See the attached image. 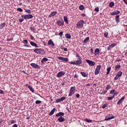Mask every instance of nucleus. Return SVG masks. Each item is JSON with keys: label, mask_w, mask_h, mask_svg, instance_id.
Instances as JSON below:
<instances>
[{"label": "nucleus", "mask_w": 127, "mask_h": 127, "mask_svg": "<svg viewBox=\"0 0 127 127\" xmlns=\"http://www.w3.org/2000/svg\"><path fill=\"white\" fill-rule=\"evenodd\" d=\"M70 64H72V65H77V66H79V65L82 64V60L81 59H76L75 61L70 62Z\"/></svg>", "instance_id": "1"}, {"label": "nucleus", "mask_w": 127, "mask_h": 127, "mask_svg": "<svg viewBox=\"0 0 127 127\" xmlns=\"http://www.w3.org/2000/svg\"><path fill=\"white\" fill-rule=\"evenodd\" d=\"M34 52L36 54H41V55H44L45 54V51L41 49H36L34 50Z\"/></svg>", "instance_id": "2"}, {"label": "nucleus", "mask_w": 127, "mask_h": 127, "mask_svg": "<svg viewBox=\"0 0 127 127\" xmlns=\"http://www.w3.org/2000/svg\"><path fill=\"white\" fill-rule=\"evenodd\" d=\"M84 21L83 20H80L78 21L76 24L77 28H82L84 25Z\"/></svg>", "instance_id": "3"}, {"label": "nucleus", "mask_w": 127, "mask_h": 127, "mask_svg": "<svg viewBox=\"0 0 127 127\" xmlns=\"http://www.w3.org/2000/svg\"><path fill=\"white\" fill-rule=\"evenodd\" d=\"M75 91H76V87L72 86L70 87L68 96L71 97V96H72L73 94H75Z\"/></svg>", "instance_id": "4"}, {"label": "nucleus", "mask_w": 127, "mask_h": 127, "mask_svg": "<svg viewBox=\"0 0 127 127\" xmlns=\"http://www.w3.org/2000/svg\"><path fill=\"white\" fill-rule=\"evenodd\" d=\"M21 17L23 18L24 19H31V18H33V16L32 14L22 15Z\"/></svg>", "instance_id": "5"}, {"label": "nucleus", "mask_w": 127, "mask_h": 127, "mask_svg": "<svg viewBox=\"0 0 127 127\" xmlns=\"http://www.w3.org/2000/svg\"><path fill=\"white\" fill-rule=\"evenodd\" d=\"M113 119H115V116L112 114H109L105 117V120L110 121V120H113Z\"/></svg>", "instance_id": "6"}, {"label": "nucleus", "mask_w": 127, "mask_h": 127, "mask_svg": "<svg viewBox=\"0 0 127 127\" xmlns=\"http://www.w3.org/2000/svg\"><path fill=\"white\" fill-rule=\"evenodd\" d=\"M101 67H102V66L101 65H98L96 66V68L95 69V71L94 72L95 75H98V74L100 73V70H101Z\"/></svg>", "instance_id": "7"}, {"label": "nucleus", "mask_w": 127, "mask_h": 127, "mask_svg": "<svg viewBox=\"0 0 127 127\" xmlns=\"http://www.w3.org/2000/svg\"><path fill=\"white\" fill-rule=\"evenodd\" d=\"M85 61L90 66H95L96 65V63L93 61H90L89 60H86Z\"/></svg>", "instance_id": "8"}, {"label": "nucleus", "mask_w": 127, "mask_h": 127, "mask_svg": "<svg viewBox=\"0 0 127 127\" xmlns=\"http://www.w3.org/2000/svg\"><path fill=\"white\" fill-rule=\"evenodd\" d=\"M58 59L59 60H61L62 61H64V62H68V61H69V59L68 58L62 57H58Z\"/></svg>", "instance_id": "9"}, {"label": "nucleus", "mask_w": 127, "mask_h": 127, "mask_svg": "<svg viewBox=\"0 0 127 127\" xmlns=\"http://www.w3.org/2000/svg\"><path fill=\"white\" fill-rule=\"evenodd\" d=\"M30 65L32 67H33V68H34L35 69H40V66L38 64L35 63H31L30 64Z\"/></svg>", "instance_id": "10"}, {"label": "nucleus", "mask_w": 127, "mask_h": 127, "mask_svg": "<svg viewBox=\"0 0 127 127\" xmlns=\"http://www.w3.org/2000/svg\"><path fill=\"white\" fill-rule=\"evenodd\" d=\"M57 24L59 25V26H63L64 25V21L57 20Z\"/></svg>", "instance_id": "11"}, {"label": "nucleus", "mask_w": 127, "mask_h": 127, "mask_svg": "<svg viewBox=\"0 0 127 127\" xmlns=\"http://www.w3.org/2000/svg\"><path fill=\"white\" fill-rule=\"evenodd\" d=\"M63 75H65V72L64 71H60L59 72L57 75V78H60V77H62Z\"/></svg>", "instance_id": "12"}, {"label": "nucleus", "mask_w": 127, "mask_h": 127, "mask_svg": "<svg viewBox=\"0 0 127 127\" xmlns=\"http://www.w3.org/2000/svg\"><path fill=\"white\" fill-rule=\"evenodd\" d=\"M64 100H66V97H62L61 98L57 99L56 100V103H59L60 102H63V101H64Z\"/></svg>", "instance_id": "13"}, {"label": "nucleus", "mask_w": 127, "mask_h": 127, "mask_svg": "<svg viewBox=\"0 0 127 127\" xmlns=\"http://www.w3.org/2000/svg\"><path fill=\"white\" fill-rule=\"evenodd\" d=\"M121 13V12L119 10L114 11L110 13L111 15H118V14H120Z\"/></svg>", "instance_id": "14"}, {"label": "nucleus", "mask_w": 127, "mask_h": 127, "mask_svg": "<svg viewBox=\"0 0 127 127\" xmlns=\"http://www.w3.org/2000/svg\"><path fill=\"white\" fill-rule=\"evenodd\" d=\"M26 87H28V89H29V90L31 91V92H32V93H34V89H33V88H32V86H31V85H29L27 84H25Z\"/></svg>", "instance_id": "15"}, {"label": "nucleus", "mask_w": 127, "mask_h": 127, "mask_svg": "<svg viewBox=\"0 0 127 127\" xmlns=\"http://www.w3.org/2000/svg\"><path fill=\"white\" fill-rule=\"evenodd\" d=\"M125 101V96L121 98L117 102V105H121Z\"/></svg>", "instance_id": "16"}, {"label": "nucleus", "mask_w": 127, "mask_h": 127, "mask_svg": "<svg viewBox=\"0 0 127 127\" xmlns=\"http://www.w3.org/2000/svg\"><path fill=\"white\" fill-rule=\"evenodd\" d=\"M56 14H57V11H53L49 15V17H53V16H55V15H56Z\"/></svg>", "instance_id": "17"}, {"label": "nucleus", "mask_w": 127, "mask_h": 127, "mask_svg": "<svg viewBox=\"0 0 127 127\" xmlns=\"http://www.w3.org/2000/svg\"><path fill=\"white\" fill-rule=\"evenodd\" d=\"M100 53V49L96 48L94 51V55L95 56H97V55H99Z\"/></svg>", "instance_id": "18"}, {"label": "nucleus", "mask_w": 127, "mask_h": 127, "mask_svg": "<svg viewBox=\"0 0 127 127\" xmlns=\"http://www.w3.org/2000/svg\"><path fill=\"white\" fill-rule=\"evenodd\" d=\"M48 44V45H51L52 46H55V44H54L53 41H52L51 39L49 40Z\"/></svg>", "instance_id": "19"}, {"label": "nucleus", "mask_w": 127, "mask_h": 127, "mask_svg": "<svg viewBox=\"0 0 127 127\" xmlns=\"http://www.w3.org/2000/svg\"><path fill=\"white\" fill-rule=\"evenodd\" d=\"M116 45H117L116 44H113L109 45L108 46V47L107 48V50L109 51V50H111V48H114V47H115V46H116Z\"/></svg>", "instance_id": "20"}, {"label": "nucleus", "mask_w": 127, "mask_h": 127, "mask_svg": "<svg viewBox=\"0 0 127 127\" xmlns=\"http://www.w3.org/2000/svg\"><path fill=\"white\" fill-rule=\"evenodd\" d=\"M58 121H59L60 123H63V122H65V119H64V117H60L58 119Z\"/></svg>", "instance_id": "21"}, {"label": "nucleus", "mask_w": 127, "mask_h": 127, "mask_svg": "<svg viewBox=\"0 0 127 127\" xmlns=\"http://www.w3.org/2000/svg\"><path fill=\"white\" fill-rule=\"evenodd\" d=\"M64 115H65V114H64V113L63 112H60L59 113H58L56 115V117H64Z\"/></svg>", "instance_id": "22"}, {"label": "nucleus", "mask_w": 127, "mask_h": 127, "mask_svg": "<svg viewBox=\"0 0 127 127\" xmlns=\"http://www.w3.org/2000/svg\"><path fill=\"white\" fill-rule=\"evenodd\" d=\"M115 20L117 23H119L120 22V15H117L115 17Z\"/></svg>", "instance_id": "23"}, {"label": "nucleus", "mask_w": 127, "mask_h": 127, "mask_svg": "<svg viewBox=\"0 0 127 127\" xmlns=\"http://www.w3.org/2000/svg\"><path fill=\"white\" fill-rule=\"evenodd\" d=\"M47 61H48V59L46 58H44L41 61V63L42 64H44L45 62H46Z\"/></svg>", "instance_id": "24"}, {"label": "nucleus", "mask_w": 127, "mask_h": 127, "mask_svg": "<svg viewBox=\"0 0 127 127\" xmlns=\"http://www.w3.org/2000/svg\"><path fill=\"white\" fill-rule=\"evenodd\" d=\"M90 40V37H87L83 40V43H87Z\"/></svg>", "instance_id": "25"}, {"label": "nucleus", "mask_w": 127, "mask_h": 127, "mask_svg": "<svg viewBox=\"0 0 127 127\" xmlns=\"http://www.w3.org/2000/svg\"><path fill=\"white\" fill-rule=\"evenodd\" d=\"M64 19L65 23H67V24H69V22H68V18H67V16H64Z\"/></svg>", "instance_id": "26"}, {"label": "nucleus", "mask_w": 127, "mask_h": 127, "mask_svg": "<svg viewBox=\"0 0 127 127\" xmlns=\"http://www.w3.org/2000/svg\"><path fill=\"white\" fill-rule=\"evenodd\" d=\"M55 110H56V109L54 108L52 110H51V111L49 114V116H52V115L54 114V112H55Z\"/></svg>", "instance_id": "27"}, {"label": "nucleus", "mask_w": 127, "mask_h": 127, "mask_svg": "<svg viewBox=\"0 0 127 127\" xmlns=\"http://www.w3.org/2000/svg\"><path fill=\"white\" fill-rule=\"evenodd\" d=\"M30 44L32 45V46H35V47H38V46H37V44L36 43H34V42H30Z\"/></svg>", "instance_id": "28"}, {"label": "nucleus", "mask_w": 127, "mask_h": 127, "mask_svg": "<svg viewBox=\"0 0 127 127\" xmlns=\"http://www.w3.org/2000/svg\"><path fill=\"white\" fill-rule=\"evenodd\" d=\"M80 74L83 76V77H88V74L85 72H80Z\"/></svg>", "instance_id": "29"}, {"label": "nucleus", "mask_w": 127, "mask_h": 127, "mask_svg": "<svg viewBox=\"0 0 127 127\" xmlns=\"http://www.w3.org/2000/svg\"><path fill=\"white\" fill-rule=\"evenodd\" d=\"M111 69H112V67H111V66H109L107 68V73H106L107 75H109V74H110Z\"/></svg>", "instance_id": "30"}, {"label": "nucleus", "mask_w": 127, "mask_h": 127, "mask_svg": "<svg viewBox=\"0 0 127 127\" xmlns=\"http://www.w3.org/2000/svg\"><path fill=\"white\" fill-rule=\"evenodd\" d=\"M5 26V23H2L0 24V29H2Z\"/></svg>", "instance_id": "31"}, {"label": "nucleus", "mask_w": 127, "mask_h": 127, "mask_svg": "<svg viewBox=\"0 0 127 127\" xmlns=\"http://www.w3.org/2000/svg\"><path fill=\"white\" fill-rule=\"evenodd\" d=\"M116 75L120 77L122 76V75H123V72L120 71L117 73Z\"/></svg>", "instance_id": "32"}, {"label": "nucleus", "mask_w": 127, "mask_h": 127, "mask_svg": "<svg viewBox=\"0 0 127 127\" xmlns=\"http://www.w3.org/2000/svg\"><path fill=\"white\" fill-rule=\"evenodd\" d=\"M79 8L80 10H84L85 7H84V5H80L79 6Z\"/></svg>", "instance_id": "33"}, {"label": "nucleus", "mask_w": 127, "mask_h": 127, "mask_svg": "<svg viewBox=\"0 0 127 127\" xmlns=\"http://www.w3.org/2000/svg\"><path fill=\"white\" fill-rule=\"evenodd\" d=\"M114 98H115V95H113L111 97H108L107 99H108V101H112V100H113V99H114Z\"/></svg>", "instance_id": "34"}, {"label": "nucleus", "mask_w": 127, "mask_h": 127, "mask_svg": "<svg viewBox=\"0 0 127 127\" xmlns=\"http://www.w3.org/2000/svg\"><path fill=\"white\" fill-rule=\"evenodd\" d=\"M65 37L67 39H70L71 38V35L70 34H65Z\"/></svg>", "instance_id": "35"}, {"label": "nucleus", "mask_w": 127, "mask_h": 127, "mask_svg": "<svg viewBox=\"0 0 127 127\" xmlns=\"http://www.w3.org/2000/svg\"><path fill=\"white\" fill-rule=\"evenodd\" d=\"M115 5V3L114 2H110L109 3L110 7H113Z\"/></svg>", "instance_id": "36"}, {"label": "nucleus", "mask_w": 127, "mask_h": 127, "mask_svg": "<svg viewBox=\"0 0 127 127\" xmlns=\"http://www.w3.org/2000/svg\"><path fill=\"white\" fill-rule=\"evenodd\" d=\"M25 9V12H27V13H31V10L30 9Z\"/></svg>", "instance_id": "37"}, {"label": "nucleus", "mask_w": 127, "mask_h": 127, "mask_svg": "<svg viewBox=\"0 0 127 127\" xmlns=\"http://www.w3.org/2000/svg\"><path fill=\"white\" fill-rule=\"evenodd\" d=\"M84 121L85 122H86V123H92V122H93V121H92V120H90V119H85L84 120Z\"/></svg>", "instance_id": "38"}, {"label": "nucleus", "mask_w": 127, "mask_h": 127, "mask_svg": "<svg viewBox=\"0 0 127 127\" xmlns=\"http://www.w3.org/2000/svg\"><path fill=\"white\" fill-rule=\"evenodd\" d=\"M107 92L106 90H104L100 93V95H105Z\"/></svg>", "instance_id": "39"}, {"label": "nucleus", "mask_w": 127, "mask_h": 127, "mask_svg": "<svg viewBox=\"0 0 127 127\" xmlns=\"http://www.w3.org/2000/svg\"><path fill=\"white\" fill-rule=\"evenodd\" d=\"M104 37L107 38L108 37V35H109V33L108 32H105L104 33Z\"/></svg>", "instance_id": "40"}, {"label": "nucleus", "mask_w": 127, "mask_h": 127, "mask_svg": "<svg viewBox=\"0 0 127 127\" xmlns=\"http://www.w3.org/2000/svg\"><path fill=\"white\" fill-rule=\"evenodd\" d=\"M120 68H121V65L120 64L115 66V70H118V69H120Z\"/></svg>", "instance_id": "41"}, {"label": "nucleus", "mask_w": 127, "mask_h": 127, "mask_svg": "<svg viewBox=\"0 0 127 127\" xmlns=\"http://www.w3.org/2000/svg\"><path fill=\"white\" fill-rule=\"evenodd\" d=\"M106 91H109V90L110 89H111V85H108L107 86H106Z\"/></svg>", "instance_id": "42"}, {"label": "nucleus", "mask_w": 127, "mask_h": 127, "mask_svg": "<svg viewBox=\"0 0 127 127\" xmlns=\"http://www.w3.org/2000/svg\"><path fill=\"white\" fill-rule=\"evenodd\" d=\"M23 43L24 44H28V41H27V40H24L23 41Z\"/></svg>", "instance_id": "43"}, {"label": "nucleus", "mask_w": 127, "mask_h": 127, "mask_svg": "<svg viewBox=\"0 0 127 127\" xmlns=\"http://www.w3.org/2000/svg\"><path fill=\"white\" fill-rule=\"evenodd\" d=\"M108 107V104H105L102 106V109H106Z\"/></svg>", "instance_id": "44"}, {"label": "nucleus", "mask_w": 127, "mask_h": 127, "mask_svg": "<svg viewBox=\"0 0 127 127\" xmlns=\"http://www.w3.org/2000/svg\"><path fill=\"white\" fill-rule=\"evenodd\" d=\"M17 11H19L20 12H22V11H23V10H22V9H21V8H17Z\"/></svg>", "instance_id": "45"}, {"label": "nucleus", "mask_w": 127, "mask_h": 127, "mask_svg": "<svg viewBox=\"0 0 127 127\" xmlns=\"http://www.w3.org/2000/svg\"><path fill=\"white\" fill-rule=\"evenodd\" d=\"M116 92V90H115V89H113V90H112L110 91V95H113V94H114V92Z\"/></svg>", "instance_id": "46"}, {"label": "nucleus", "mask_w": 127, "mask_h": 127, "mask_svg": "<svg viewBox=\"0 0 127 127\" xmlns=\"http://www.w3.org/2000/svg\"><path fill=\"white\" fill-rule=\"evenodd\" d=\"M76 59H81L80 56L78 55V54H76Z\"/></svg>", "instance_id": "47"}, {"label": "nucleus", "mask_w": 127, "mask_h": 127, "mask_svg": "<svg viewBox=\"0 0 127 127\" xmlns=\"http://www.w3.org/2000/svg\"><path fill=\"white\" fill-rule=\"evenodd\" d=\"M35 103L38 104H41V101L40 100H37L35 102Z\"/></svg>", "instance_id": "48"}, {"label": "nucleus", "mask_w": 127, "mask_h": 127, "mask_svg": "<svg viewBox=\"0 0 127 127\" xmlns=\"http://www.w3.org/2000/svg\"><path fill=\"white\" fill-rule=\"evenodd\" d=\"M24 20V19L23 18H19V22L21 23Z\"/></svg>", "instance_id": "49"}, {"label": "nucleus", "mask_w": 127, "mask_h": 127, "mask_svg": "<svg viewBox=\"0 0 127 127\" xmlns=\"http://www.w3.org/2000/svg\"><path fill=\"white\" fill-rule=\"evenodd\" d=\"M95 11H96V12H99V7H97L94 9Z\"/></svg>", "instance_id": "50"}, {"label": "nucleus", "mask_w": 127, "mask_h": 127, "mask_svg": "<svg viewBox=\"0 0 127 127\" xmlns=\"http://www.w3.org/2000/svg\"><path fill=\"white\" fill-rule=\"evenodd\" d=\"M13 40V38H11L10 39L9 38H7V41H12Z\"/></svg>", "instance_id": "51"}, {"label": "nucleus", "mask_w": 127, "mask_h": 127, "mask_svg": "<svg viewBox=\"0 0 127 127\" xmlns=\"http://www.w3.org/2000/svg\"><path fill=\"white\" fill-rule=\"evenodd\" d=\"M0 94L2 95H4V92H3V91H2V90L0 89Z\"/></svg>", "instance_id": "52"}, {"label": "nucleus", "mask_w": 127, "mask_h": 127, "mask_svg": "<svg viewBox=\"0 0 127 127\" xmlns=\"http://www.w3.org/2000/svg\"><path fill=\"white\" fill-rule=\"evenodd\" d=\"M119 78H120L117 74L116 77L114 78V80H118V79H119Z\"/></svg>", "instance_id": "53"}, {"label": "nucleus", "mask_w": 127, "mask_h": 127, "mask_svg": "<svg viewBox=\"0 0 127 127\" xmlns=\"http://www.w3.org/2000/svg\"><path fill=\"white\" fill-rule=\"evenodd\" d=\"M59 35H60V36H62V35H63V32H60Z\"/></svg>", "instance_id": "54"}, {"label": "nucleus", "mask_w": 127, "mask_h": 127, "mask_svg": "<svg viewBox=\"0 0 127 127\" xmlns=\"http://www.w3.org/2000/svg\"><path fill=\"white\" fill-rule=\"evenodd\" d=\"M23 46L24 47H30V45H26V44L24 45Z\"/></svg>", "instance_id": "55"}, {"label": "nucleus", "mask_w": 127, "mask_h": 127, "mask_svg": "<svg viewBox=\"0 0 127 127\" xmlns=\"http://www.w3.org/2000/svg\"><path fill=\"white\" fill-rule=\"evenodd\" d=\"M74 77L76 79H78V78L79 76H78L77 74H75L74 76Z\"/></svg>", "instance_id": "56"}, {"label": "nucleus", "mask_w": 127, "mask_h": 127, "mask_svg": "<svg viewBox=\"0 0 127 127\" xmlns=\"http://www.w3.org/2000/svg\"><path fill=\"white\" fill-rule=\"evenodd\" d=\"M30 28L32 31H34V28L33 27H31Z\"/></svg>", "instance_id": "57"}, {"label": "nucleus", "mask_w": 127, "mask_h": 127, "mask_svg": "<svg viewBox=\"0 0 127 127\" xmlns=\"http://www.w3.org/2000/svg\"><path fill=\"white\" fill-rule=\"evenodd\" d=\"M75 97H76V98H80V94H77L75 95Z\"/></svg>", "instance_id": "58"}, {"label": "nucleus", "mask_w": 127, "mask_h": 127, "mask_svg": "<svg viewBox=\"0 0 127 127\" xmlns=\"http://www.w3.org/2000/svg\"><path fill=\"white\" fill-rule=\"evenodd\" d=\"M90 52L91 53H94V50H93V48L90 49Z\"/></svg>", "instance_id": "59"}, {"label": "nucleus", "mask_w": 127, "mask_h": 127, "mask_svg": "<svg viewBox=\"0 0 127 127\" xmlns=\"http://www.w3.org/2000/svg\"><path fill=\"white\" fill-rule=\"evenodd\" d=\"M34 38V37H33V36L32 35L30 36V39L31 40H33V39Z\"/></svg>", "instance_id": "60"}, {"label": "nucleus", "mask_w": 127, "mask_h": 127, "mask_svg": "<svg viewBox=\"0 0 127 127\" xmlns=\"http://www.w3.org/2000/svg\"><path fill=\"white\" fill-rule=\"evenodd\" d=\"M15 121L14 120H12L11 121V124H15Z\"/></svg>", "instance_id": "61"}, {"label": "nucleus", "mask_w": 127, "mask_h": 127, "mask_svg": "<svg viewBox=\"0 0 127 127\" xmlns=\"http://www.w3.org/2000/svg\"><path fill=\"white\" fill-rule=\"evenodd\" d=\"M63 50L64 51H68V49L67 48H64Z\"/></svg>", "instance_id": "62"}, {"label": "nucleus", "mask_w": 127, "mask_h": 127, "mask_svg": "<svg viewBox=\"0 0 127 127\" xmlns=\"http://www.w3.org/2000/svg\"><path fill=\"white\" fill-rule=\"evenodd\" d=\"M13 127H17V125H16V124H14V125H13Z\"/></svg>", "instance_id": "63"}, {"label": "nucleus", "mask_w": 127, "mask_h": 127, "mask_svg": "<svg viewBox=\"0 0 127 127\" xmlns=\"http://www.w3.org/2000/svg\"><path fill=\"white\" fill-rule=\"evenodd\" d=\"M90 85H92V84L88 83L87 84H86V86H87L88 87H89V86H90Z\"/></svg>", "instance_id": "64"}]
</instances>
